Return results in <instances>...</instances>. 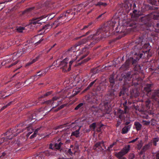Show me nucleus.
<instances>
[{"mask_svg":"<svg viewBox=\"0 0 159 159\" xmlns=\"http://www.w3.org/2000/svg\"><path fill=\"white\" fill-rule=\"evenodd\" d=\"M55 16V13H52L46 16H43L39 18H36L31 22V25H35L36 27L41 25L44 23L48 20H50L52 19Z\"/></svg>","mask_w":159,"mask_h":159,"instance_id":"obj_1","label":"nucleus"},{"mask_svg":"<svg viewBox=\"0 0 159 159\" xmlns=\"http://www.w3.org/2000/svg\"><path fill=\"white\" fill-rule=\"evenodd\" d=\"M23 130L21 129V131ZM21 132L20 130L19 129H11L7 131L5 134H4L6 135V138H2L1 139L0 141V144H2L4 141H7L8 140L11 139L15 136H16L17 135Z\"/></svg>","mask_w":159,"mask_h":159,"instance_id":"obj_2","label":"nucleus"},{"mask_svg":"<svg viewBox=\"0 0 159 159\" xmlns=\"http://www.w3.org/2000/svg\"><path fill=\"white\" fill-rule=\"evenodd\" d=\"M130 148V146L129 145L126 146L120 152H115V155L119 159H126L123 156L129 152Z\"/></svg>","mask_w":159,"mask_h":159,"instance_id":"obj_3","label":"nucleus"},{"mask_svg":"<svg viewBox=\"0 0 159 159\" xmlns=\"http://www.w3.org/2000/svg\"><path fill=\"white\" fill-rule=\"evenodd\" d=\"M74 61L73 60L70 61L69 63V67L68 68L67 64L68 61L67 58H66L61 62L59 66L60 67V68L62 69L63 71H69L70 70L71 66Z\"/></svg>","mask_w":159,"mask_h":159,"instance_id":"obj_4","label":"nucleus"},{"mask_svg":"<svg viewBox=\"0 0 159 159\" xmlns=\"http://www.w3.org/2000/svg\"><path fill=\"white\" fill-rule=\"evenodd\" d=\"M66 15L64 14H62L53 23V25L56 28L61 25V24L64 23L65 20L66 19Z\"/></svg>","mask_w":159,"mask_h":159,"instance_id":"obj_5","label":"nucleus"},{"mask_svg":"<svg viewBox=\"0 0 159 159\" xmlns=\"http://www.w3.org/2000/svg\"><path fill=\"white\" fill-rule=\"evenodd\" d=\"M31 47H32V46H31V45L29 44L27 46H26L22 49L19 50L17 52H16L17 53L18 56H19V57H20L27 51L30 52L33 49V48H31Z\"/></svg>","mask_w":159,"mask_h":159,"instance_id":"obj_6","label":"nucleus"},{"mask_svg":"<svg viewBox=\"0 0 159 159\" xmlns=\"http://www.w3.org/2000/svg\"><path fill=\"white\" fill-rule=\"evenodd\" d=\"M50 67H48L45 69L44 70V73H42V72L41 74H40V72H38L36 75H34V76L31 77L30 79V80L31 81L33 82L34 81L37 80L39 78V76L41 75L45 74L46 73L48 72Z\"/></svg>","mask_w":159,"mask_h":159,"instance_id":"obj_7","label":"nucleus"},{"mask_svg":"<svg viewBox=\"0 0 159 159\" xmlns=\"http://www.w3.org/2000/svg\"><path fill=\"white\" fill-rule=\"evenodd\" d=\"M93 37L92 35H90L87 38H86L82 39V40L79 42L77 43L78 45H80L84 44L85 43L91 39Z\"/></svg>","mask_w":159,"mask_h":159,"instance_id":"obj_8","label":"nucleus"},{"mask_svg":"<svg viewBox=\"0 0 159 159\" xmlns=\"http://www.w3.org/2000/svg\"><path fill=\"white\" fill-rule=\"evenodd\" d=\"M76 125H75V127H78V126H76ZM78 129H77L76 130L73 132L71 133V136H75L76 137H78L79 136L80 132L79 131L81 127V126H78Z\"/></svg>","mask_w":159,"mask_h":159,"instance_id":"obj_9","label":"nucleus"},{"mask_svg":"<svg viewBox=\"0 0 159 159\" xmlns=\"http://www.w3.org/2000/svg\"><path fill=\"white\" fill-rule=\"evenodd\" d=\"M59 98L58 97L55 96L53 97L52 99L51 100H49L48 101H45V103L47 104H50V105H53L54 103V101L55 100H57V99H59Z\"/></svg>","mask_w":159,"mask_h":159,"instance_id":"obj_10","label":"nucleus"},{"mask_svg":"<svg viewBox=\"0 0 159 159\" xmlns=\"http://www.w3.org/2000/svg\"><path fill=\"white\" fill-rule=\"evenodd\" d=\"M157 97H159V89L155 90L152 96V98L156 100H157Z\"/></svg>","mask_w":159,"mask_h":159,"instance_id":"obj_11","label":"nucleus"},{"mask_svg":"<svg viewBox=\"0 0 159 159\" xmlns=\"http://www.w3.org/2000/svg\"><path fill=\"white\" fill-rule=\"evenodd\" d=\"M79 46V45H78L77 43V44L71 47L68 50L73 52H77L79 50V48L78 47Z\"/></svg>","mask_w":159,"mask_h":159,"instance_id":"obj_12","label":"nucleus"},{"mask_svg":"<svg viewBox=\"0 0 159 159\" xmlns=\"http://www.w3.org/2000/svg\"><path fill=\"white\" fill-rule=\"evenodd\" d=\"M131 127L130 125H127L124 127L122 130L121 133L125 134L127 133Z\"/></svg>","mask_w":159,"mask_h":159,"instance_id":"obj_13","label":"nucleus"},{"mask_svg":"<svg viewBox=\"0 0 159 159\" xmlns=\"http://www.w3.org/2000/svg\"><path fill=\"white\" fill-rule=\"evenodd\" d=\"M134 125L135 126L136 129L137 131H139L141 129L142 125L139 122L137 121L135 122Z\"/></svg>","mask_w":159,"mask_h":159,"instance_id":"obj_14","label":"nucleus"},{"mask_svg":"<svg viewBox=\"0 0 159 159\" xmlns=\"http://www.w3.org/2000/svg\"><path fill=\"white\" fill-rule=\"evenodd\" d=\"M19 56H18V55H17V53L16 52L14 53L11 56L10 59V61H8V62H11V60L14 61L15 60H16L18 57Z\"/></svg>","mask_w":159,"mask_h":159,"instance_id":"obj_15","label":"nucleus"},{"mask_svg":"<svg viewBox=\"0 0 159 159\" xmlns=\"http://www.w3.org/2000/svg\"><path fill=\"white\" fill-rule=\"evenodd\" d=\"M152 144L151 143H149L145 145L143 147L142 150L143 151H146L148 149L150 148Z\"/></svg>","mask_w":159,"mask_h":159,"instance_id":"obj_16","label":"nucleus"},{"mask_svg":"<svg viewBox=\"0 0 159 159\" xmlns=\"http://www.w3.org/2000/svg\"><path fill=\"white\" fill-rule=\"evenodd\" d=\"M107 3L105 2H98L97 3L95 4L96 6H99L100 7H105L107 5Z\"/></svg>","mask_w":159,"mask_h":159,"instance_id":"obj_17","label":"nucleus"},{"mask_svg":"<svg viewBox=\"0 0 159 159\" xmlns=\"http://www.w3.org/2000/svg\"><path fill=\"white\" fill-rule=\"evenodd\" d=\"M75 8H74L73 10L75 11ZM73 11V10H68L67 11L66 13H64L63 14H66V17L68 16V15L69 14V15L71 14L72 15H75V12H74L73 11H72H72Z\"/></svg>","mask_w":159,"mask_h":159,"instance_id":"obj_18","label":"nucleus"},{"mask_svg":"<svg viewBox=\"0 0 159 159\" xmlns=\"http://www.w3.org/2000/svg\"><path fill=\"white\" fill-rule=\"evenodd\" d=\"M27 129L28 131V133L27 134V136L28 137L29 136L30 134L33 131L34 129L31 127L27 128Z\"/></svg>","mask_w":159,"mask_h":159,"instance_id":"obj_19","label":"nucleus"},{"mask_svg":"<svg viewBox=\"0 0 159 159\" xmlns=\"http://www.w3.org/2000/svg\"><path fill=\"white\" fill-rule=\"evenodd\" d=\"M41 128V127H40V128H38L37 129H35V130L34 131V132L33 134H32V135H31V136L30 137V139L33 138L34 137L36 136L38 131Z\"/></svg>","mask_w":159,"mask_h":159,"instance_id":"obj_20","label":"nucleus"},{"mask_svg":"<svg viewBox=\"0 0 159 159\" xmlns=\"http://www.w3.org/2000/svg\"><path fill=\"white\" fill-rule=\"evenodd\" d=\"M39 56H38L35 58L33 59L32 61L27 63L26 64V66H29V65L32 64V63L35 62L39 59Z\"/></svg>","mask_w":159,"mask_h":159,"instance_id":"obj_21","label":"nucleus"},{"mask_svg":"<svg viewBox=\"0 0 159 159\" xmlns=\"http://www.w3.org/2000/svg\"><path fill=\"white\" fill-rule=\"evenodd\" d=\"M151 86V84H148L146 85V87H145V90L148 93L151 91L150 87Z\"/></svg>","mask_w":159,"mask_h":159,"instance_id":"obj_22","label":"nucleus"},{"mask_svg":"<svg viewBox=\"0 0 159 159\" xmlns=\"http://www.w3.org/2000/svg\"><path fill=\"white\" fill-rule=\"evenodd\" d=\"M103 125L101 124H99L97 125V131L98 132H100L101 130V128L103 126Z\"/></svg>","mask_w":159,"mask_h":159,"instance_id":"obj_23","label":"nucleus"},{"mask_svg":"<svg viewBox=\"0 0 159 159\" xmlns=\"http://www.w3.org/2000/svg\"><path fill=\"white\" fill-rule=\"evenodd\" d=\"M101 145H103V141L99 142L95 144V146L93 148L94 149H96L97 147H99Z\"/></svg>","mask_w":159,"mask_h":159,"instance_id":"obj_24","label":"nucleus"},{"mask_svg":"<svg viewBox=\"0 0 159 159\" xmlns=\"http://www.w3.org/2000/svg\"><path fill=\"white\" fill-rule=\"evenodd\" d=\"M25 30V28L24 27L19 26L16 27L17 31L20 33L23 32V31Z\"/></svg>","mask_w":159,"mask_h":159,"instance_id":"obj_25","label":"nucleus"},{"mask_svg":"<svg viewBox=\"0 0 159 159\" xmlns=\"http://www.w3.org/2000/svg\"><path fill=\"white\" fill-rule=\"evenodd\" d=\"M90 129H93L94 131H95V129L96 127V123H93L89 126Z\"/></svg>","mask_w":159,"mask_h":159,"instance_id":"obj_26","label":"nucleus"},{"mask_svg":"<svg viewBox=\"0 0 159 159\" xmlns=\"http://www.w3.org/2000/svg\"><path fill=\"white\" fill-rule=\"evenodd\" d=\"M159 140V138L158 137H157L154 138L152 140V142L153 143L154 145L155 146H156L157 145V142H158Z\"/></svg>","mask_w":159,"mask_h":159,"instance_id":"obj_27","label":"nucleus"},{"mask_svg":"<svg viewBox=\"0 0 159 159\" xmlns=\"http://www.w3.org/2000/svg\"><path fill=\"white\" fill-rule=\"evenodd\" d=\"M62 144L61 142H60L58 144L56 143L55 144V147L57 149H59L60 148L61 145Z\"/></svg>","mask_w":159,"mask_h":159,"instance_id":"obj_28","label":"nucleus"},{"mask_svg":"<svg viewBox=\"0 0 159 159\" xmlns=\"http://www.w3.org/2000/svg\"><path fill=\"white\" fill-rule=\"evenodd\" d=\"M83 105V103H80L75 108V110H77L81 108Z\"/></svg>","mask_w":159,"mask_h":159,"instance_id":"obj_29","label":"nucleus"},{"mask_svg":"<svg viewBox=\"0 0 159 159\" xmlns=\"http://www.w3.org/2000/svg\"><path fill=\"white\" fill-rule=\"evenodd\" d=\"M129 62L126 61V62L125 64L123 65L122 66V67L123 68L125 67V68L126 69V68H127V67L129 66Z\"/></svg>","mask_w":159,"mask_h":159,"instance_id":"obj_30","label":"nucleus"},{"mask_svg":"<svg viewBox=\"0 0 159 159\" xmlns=\"http://www.w3.org/2000/svg\"><path fill=\"white\" fill-rule=\"evenodd\" d=\"M53 2H52L49 4V6L51 8H53L57 7V6L55 5H52V4H53Z\"/></svg>","mask_w":159,"mask_h":159,"instance_id":"obj_31","label":"nucleus"},{"mask_svg":"<svg viewBox=\"0 0 159 159\" xmlns=\"http://www.w3.org/2000/svg\"><path fill=\"white\" fill-rule=\"evenodd\" d=\"M110 82L111 83L113 84L115 82V80L114 78L113 77H110L109 79Z\"/></svg>","mask_w":159,"mask_h":159,"instance_id":"obj_32","label":"nucleus"},{"mask_svg":"<svg viewBox=\"0 0 159 159\" xmlns=\"http://www.w3.org/2000/svg\"><path fill=\"white\" fill-rule=\"evenodd\" d=\"M142 122L143 123V125H149L150 123V122L149 121H146L144 120L142 121Z\"/></svg>","mask_w":159,"mask_h":159,"instance_id":"obj_33","label":"nucleus"},{"mask_svg":"<svg viewBox=\"0 0 159 159\" xmlns=\"http://www.w3.org/2000/svg\"><path fill=\"white\" fill-rule=\"evenodd\" d=\"M90 31H88L85 34L81 36L78 37V38L80 39L82 37H83L84 36H85L86 35H88L90 33Z\"/></svg>","mask_w":159,"mask_h":159,"instance_id":"obj_34","label":"nucleus"},{"mask_svg":"<svg viewBox=\"0 0 159 159\" xmlns=\"http://www.w3.org/2000/svg\"><path fill=\"white\" fill-rule=\"evenodd\" d=\"M12 103V102H10L8 103L6 105L4 106L2 109V110L6 108L7 106H10L11 104Z\"/></svg>","mask_w":159,"mask_h":159,"instance_id":"obj_35","label":"nucleus"},{"mask_svg":"<svg viewBox=\"0 0 159 159\" xmlns=\"http://www.w3.org/2000/svg\"><path fill=\"white\" fill-rule=\"evenodd\" d=\"M134 155L133 154H130L129 156V159H134Z\"/></svg>","mask_w":159,"mask_h":159,"instance_id":"obj_36","label":"nucleus"},{"mask_svg":"<svg viewBox=\"0 0 159 159\" xmlns=\"http://www.w3.org/2000/svg\"><path fill=\"white\" fill-rule=\"evenodd\" d=\"M34 7L29 8L27 9L26 11L28 12H30L31 11L33 10L34 9Z\"/></svg>","mask_w":159,"mask_h":159,"instance_id":"obj_37","label":"nucleus"},{"mask_svg":"<svg viewBox=\"0 0 159 159\" xmlns=\"http://www.w3.org/2000/svg\"><path fill=\"white\" fill-rule=\"evenodd\" d=\"M83 7H84V6L83 4L79 5L78 7V10L79 9L78 11H80L81 8Z\"/></svg>","mask_w":159,"mask_h":159,"instance_id":"obj_38","label":"nucleus"},{"mask_svg":"<svg viewBox=\"0 0 159 159\" xmlns=\"http://www.w3.org/2000/svg\"><path fill=\"white\" fill-rule=\"evenodd\" d=\"M91 110L93 111L97 112L98 110V108L97 107L95 108L94 107H93L91 108Z\"/></svg>","mask_w":159,"mask_h":159,"instance_id":"obj_39","label":"nucleus"},{"mask_svg":"<svg viewBox=\"0 0 159 159\" xmlns=\"http://www.w3.org/2000/svg\"><path fill=\"white\" fill-rule=\"evenodd\" d=\"M89 25H85V26H84L83 27V28L82 29H81V30H86L87 29L89 28Z\"/></svg>","mask_w":159,"mask_h":159,"instance_id":"obj_40","label":"nucleus"},{"mask_svg":"<svg viewBox=\"0 0 159 159\" xmlns=\"http://www.w3.org/2000/svg\"><path fill=\"white\" fill-rule=\"evenodd\" d=\"M138 139H139L138 138H137L135 139H133L132 140L129 142V143H134V142H135L136 141H137Z\"/></svg>","mask_w":159,"mask_h":159,"instance_id":"obj_41","label":"nucleus"},{"mask_svg":"<svg viewBox=\"0 0 159 159\" xmlns=\"http://www.w3.org/2000/svg\"><path fill=\"white\" fill-rule=\"evenodd\" d=\"M17 63V61H16L15 62H14V63H12L11 65H9V66H8L7 67L8 68H9L10 67H11V66L16 64Z\"/></svg>","mask_w":159,"mask_h":159,"instance_id":"obj_42","label":"nucleus"},{"mask_svg":"<svg viewBox=\"0 0 159 159\" xmlns=\"http://www.w3.org/2000/svg\"><path fill=\"white\" fill-rule=\"evenodd\" d=\"M12 0H5L3 2H2V3H5L11 2Z\"/></svg>","mask_w":159,"mask_h":159,"instance_id":"obj_43","label":"nucleus"},{"mask_svg":"<svg viewBox=\"0 0 159 159\" xmlns=\"http://www.w3.org/2000/svg\"><path fill=\"white\" fill-rule=\"evenodd\" d=\"M151 101L149 100H148L146 101V106H148V105L150 103Z\"/></svg>","mask_w":159,"mask_h":159,"instance_id":"obj_44","label":"nucleus"},{"mask_svg":"<svg viewBox=\"0 0 159 159\" xmlns=\"http://www.w3.org/2000/svg\"><path fill=\"white\" fill-rule=\"evenodd\" d=\"M125 113H127L128 112V107H125Z\"/></svg>","mask_w":159,"mask_h":159,"instance_id":"obj_45","label":"nucleus"},{"mask_svg":"<svg viewBox=\"0 0 159 159\" xmlns=\"http://www.w3.org/2000/svg\"><path fill=\"white\" fill-rule=\"evenodd\" d=\"M132 6V4H131L130 3H129L128 4V8H129V9H131V7Z\"/></svg>","mask_w":159,"mask_h":159,"instance_id":"obj_46","label":"nucleus"},{"mask_svg":"<svg viewBox=\"0 0 159 159\" xmlns=\"http://www.w3.org/2000/svg\"><path fill=\"white\" fill-rule=\"evenodd\" d=\"M142 146V144L141 143H139L138 145V148L139 149H140L141 148Z\"/></svg>","mask_w":159,"mask_h":159,"instance_id":"obj_47","label":"nucleus"},{"mask_svg":"<svg viewBox=\"0 0 159 159\" xmlns=\"http://www.w3.org/2000/svg\"><path fill=\"white\" fill-rule=\"evenodd\" d=\"M51 94V92H48L47 93H46L44 95V96H48V95H50V94Z\"/></svg>","mask_w":159,"mask_h":159,"instance_id":"obj_48","label":"nucleus"},{"mask_svg":"<svg viewBox=\"0 0 159 159\" xmlns=\"http://www.w3.org/2000/svg\"><path fill=\"white\" fill-rule=\"evenodd\" d=\"M95 81H93L91 82L90 83V84H89V85L88 87H91L93 85Z\"/></svg>","mask_w":159,"mask_h":159,"instance_id":"obj_49","label":"nucleus"},{"mask_svg":"<svg viewBox=\"0 0 159 159\" xmlns=\"http://www.w3.org/2000/svg\"><path fill=\"white\" fill-rule=\"evenodd\" d=\"M113 147V145L112 144H111L110 145V146L108 147L107 148V150H110V149L111 148Z\"/></svg>","mask_w":159,"mask_h":159,"instance_id":"obj_50","label":"nucleus"},{"mask_svg":"<svg viewBox=\"0 0 159 159\" xmlns=\"http://www.w3.org/2000/svg\"><path fill=\"white\" fill-rule=\"evenodd\" d=\"M105 13H104L100 15H99L98 17L97 18V19H98L99 18H100L101 17V16L103 15Z\"/></svg>","mask_w":159,"mask_h":159,"instance_id":"obj_51","label":"nucleus"},{"mask_svg":"<svg viewBox=\"0 0 159 159\" xmlns=\"http://www.w3.org/2000/svg\"><path fill=\"white\" fill-rule=\"evenodd\" d=\"M68 152H69V154L70 155H71L72 154V153L71 152V149H70V148L68 150Z\"/></svg>","mask_w":159,"mask_h":159,"instance_id":"obj_52","label":"nucleus"},{"mask_svg":"<svg viewBox=\"0 0 159 159\" xmlns=\"http://www.w3.org/2000/svg\"><path fill=\"white\" fill-rule=\"evenodd\" d=\"M56 45V44H54V45H53L52 47H51V48H50V49H49V50H48V51H47V52H48L50 51V50L52 48H53L54 47V46H55Z\"/></svg>","mask_w":159,"mask_h":159,"instance_id":"obj_53","label":"nucleus"},{"mask_svg":"<svg viewBox=\"0 0 159 159\" xmlns=\"http://www.w3.org/2000/svg\"><path fill=\"white\" fill-rule=\"evenodd\" d=\"M43 40V39H41L40 40H39L38 42L37 43V44H39L41 43V41H42Z\"/></svg>","mask_w":159,"mask_h":159,"instance_id":"obj_54","label":"nucleus"},{"mask_svg":"<svg viewBox=\"0 0 159 159\" xmlns=\"http://www.w3.org/2000/svg\"><path fill=\"white\" fill-rule=\"evenodd\" d=\"M156 3H157V1H155L154 2L152 1V4H154V5H156Z\"/></svg>","mask_w":159,"mask_h":159,"instance_id":"obj_55","label":"nucleus"},{"mask_svg":"<svg viewBox=\"0 0 159 159\" xmlns=\"http://www.w3.org/2000/svg\"><path fill=\"white\" fill-rule=\"evenodd\" d=\"M92 24V22H90L87 25H89V27H90V26Z\"/></svg>","mask_w":159,"mask_h":159,"instance_id":"obj_56","label":"nucleus"},{"mask_svg":"<svg viewBox=\"0 0 159 159\" xmlns=\"http://www.w3.org/2000/svg\"><path fill=\"white\" fill-rule=\"evenodd\" d=\"M157 159H159V153L157 154Z\"/></svg>","mask_w":159,"mask_h":159,"instance_id":"obj_57","label":"nucleus"},{"mask_svg":"<svg viewBox=\"0 0 159 159\" xmlns=\"http://www.w3.org/2000/svg\"><path fill=\"white\" fill-rule=\"evenodd\" d=\"M49 148L50 149H52V144H50V145Z\"/></svg>","mask_w":159,"mask_h":159,"instance_id":"obj_58","label":"nucleus"},{"mask_svg":"<svg viewBox=\"0 0 159 159\" xmlns=\"http://www.w3.org/2000/svg\"><path fill=\"white\" fill-rule=\"evenodd\" d=\"M143 54H142V53H141L140 54V58H141V57H143Z\"/></svg>","mask_w":159,"mask_h":159,"instance_id":"obj_59","label":"nucleus"},{"mask_svg":"<svg viewBox=\"0 0 159 159\" xmlns=\"http://www.w3.org/2000/svg\"><path fill=\"white\" fill-rule=\"evenodd\" d=\"M129 123V122H127L125 123L126 125H127Z\"/></svg>","mask_w":159,"mask_h":159,"instance_id":"obj_60","label":"nucleus"},{"mask_svg":"<svg viewBox=\"0 0 159 159\" xmlns=\"http://www.w3.org/2000/svg\"><path fill=\"white\" fill-rule=\"evenodd\" d=\"M64 107V106L63 105H61V106L60 107V108H59V109H61V108H63Z\"/></svg>","mask_w":159,"mask_h":159,"instance_id":"obj_61","label":"nucleus"},{"mask_svg":"<svg viewBox=\"0 0 159 159\" xmlns=\"http://www.w3.org/2000/svg\"><path fill=\"white\" fill-rule=\"evenodd\" d=\"M6 93V91H5V92H4V91L0 93V94L1 95V94H2L3 93Z\"/></svg>","mask_w":159,"mask_h":159,"instance_id":"obj_62","label":"nucleus"},{"mask_svg":"<svg viewBox=\"0 0 159 159\" xmlns=\"http://www.w3.org/2000/svg\"><path fill=\"white\" fill-rule=\"evenodd\" d=\"M116 142H114L112 144L113 145V146L114 145H116Z\"/></svg>","mask_w":159,"mask_h":159,"instance_id":"obj_63","label":"nucleus"},{"mask_svg":"<svg viewBox=\"0 0 159 159\" xmlns=\"http://www.w3.org/2000/svg\"><path fill=\"white\" fill-rule=\"evenodd\" d=\"M147 51H145L143 52V53H144V54H145V53H147Z\"/></svg>","mask_w":159,"mask_h":159,"instance_id":"obj_64","label":"nucleus"}]
</instances>
